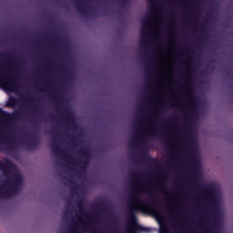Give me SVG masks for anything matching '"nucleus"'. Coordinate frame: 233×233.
<instances>
[{
  "mask_svg": "<svg viewBox=\"0 0 233 233\" xmlns=\"http://www.w3.org/2000/svg\"><path fill=\"white\" fill-rule=\"evenodd\" d=\"M129 233H132V230H130Z\"/></svg>",
  "mask_w": 233,
  "mask_h": 233,
  "instance_id": "20e7f679",
  "label": "nucleus"
},
{
  "mask_svg": "<svg viewBox=\"0 0 233 233\" xmlns=\"http://www.w3.org/2000/svg\"><path fill=\"white\" fill-rule=\"evenodd\" d=\"M148 26H150V22H147Z\"/></svg>",
  "mask_w": 233,
  "mask_h": 233,
  "instance_id": "7ed1b4c3",
  "label": "nucleus"
},
{
  "mask_svg": "<svg viewBox=\"0 0 233 233\" xmlns=\"http://www.w3.org/2000/svg\"><path fill=\"white\" fill-rule=\"evenodd\" d=\"M9 90H11V92H14V88L12 87H7Z\"/></svg>",
  "mask_w": 233,
  "mask_h": 233,
  "instance_id": "f03ea898",
  "label": "nucleus"
},
{
  "mask_svg": "<svg viewBox=\"0 0 233 233\" xmlns=\"http://www.w3.org/2000/svg\"><path fill=\"white\" fill-rule=\"evenodd\" d=\"M130 207L133 212H145L146 214H151V216H154V218L158 221L163 219L161 211L141 197H134L131 199Z\"/></svg>",
  "mask_w": 233,
  "mask_h": 233,
  "instance_id": "f257e3e1",
  "label": "nucleus"
}]
</instances>
